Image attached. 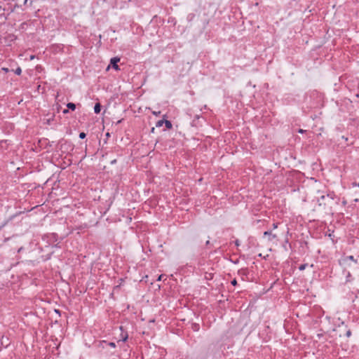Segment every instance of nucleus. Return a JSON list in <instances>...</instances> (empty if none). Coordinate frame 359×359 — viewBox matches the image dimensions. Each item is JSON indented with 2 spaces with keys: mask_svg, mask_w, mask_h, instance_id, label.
I'll list each match as a JSON object with an SVG mask.
<instances>
[{
  "mask_svg": "<svg viewBox=\"0 0 359 359\" xmlns=\"http://www.w3.org/2000/svg\"><path fill=\"white\" fill-rule=\"evenodd\" d=\"M34 58V55H32V56L30 57V59H31V60H33Z\"/></svg>",
  "mask_w": 359,
  "mask_h": 359,
  "instance_id": "obj_22",
  "label": "nucleus"
},
{
  "mask_svg": "<svg viewBox=\"0 0 359 359\" xmlns=\"http://www.w3.org/2000/svg\"><path fill=\"white\" fill-rule=\"evenodd\" d=\"M264 236H269V240L272 241V239L276 238V236L275 234H272L271 231H265L264 233Z\"/></svg>",
  "mask_w": 359,
  "mask_h": 359,
  "instance_id": "obj_2",
  "label": "nucleus"
},
{
  "mask_svg": "<svg viewBox=\"0 0 359 359\" xmlns=\"http://www.w3.org/2000/svg\"><path fill=\"white\" fill-rule=\"evenodd\" d=\"M164 124V120H159L156 123V127L160 128Z\"/></svg>",
  "mask_w": 359,
  "mask_h": 359,
  "instance_id": "obj_7",
  "label": "nucleus"
},
{
  "mask_svg": "<svg viewBox=\"0 0 359 359\" xmlns=\"http://www.w3.org/2000/svg\"><path fill=\"white\" fill-rule=\"evenodd\" d=\"M128 339V335H126L123 339V341H126Z\"/></svg>",
  "mask_w": 359,
  "mask_h": 359,
  "instance_id": "obj_16",
  "label": "nucleus"
},
{
  "mask_svg": "<svg viewBox=\"0 0 359 359\" xmlns=\"http://www.w3.org/2000/svg\"><path fill=\"white\" fill-rule=\"evenodd\" d=\"M348 260H350V261H353L355 263H357V260L354 259V257L352 256V255H349V256H347L344 259V262H346Z\"/></svg>",
  "mask_w": 359,
  "mask_h": 359,
  "instance_id": "obj_4",
  "label": "nucleus"
},
{
  "mask_svg": "<svg viewBox=\"0 0 359 359\" xmlns=\"http://www.w3.org/2000/svg\"><path fill=\"white\" fill-rule=\"evenodd\" d=\"M109 345L111 347H115V346H116V345H115V344H114V342H110V343L109 344Z\"/></svg>",
  "mask_w": 359,
  "mask_h": 359,
  "instance_id": "obj_13",
  "label": "nucleus"
},
{
  "mask_svg": "<svg viewBox=\"0 0 359 359\" xmlns=\"http://www.w3.org/2000/svg\"><path fill=\"white\" fill-rule=\"evenodd\" d=\"M306 264H302V265H300V266H299V270H300V271H303V270H304V269H305V268H306Z\"/></svg>",
  "mask_w": 359,
  "mask_h": 359,
  "instance_id": "obj_11",
  "label": "nucleus"
},
{
  "mask_svg": "<svg viewBox=\"0 0 359 359\" xmlns=\"http://www.w3.org/2000/svg\"><path fill=\"white\" fill-rule=\"evenodd\" d=\"M21 72H22V69L20 67H18L15 70V73L17 74V75H20L21 74Z\"/></svg>",
  "mask_w": 359,
  "mask_h": 359,
  "instance_id": "obj_8",
  "label": "nucleus"
},
{
  "mask_svg": "<svg viewBox=\"0 0 359 359\" xmlns=\"http://www.w3.org/2000/svg\"><path fill=\"white\" fill-rule=\"evenodd\" d=\"M325 198V196H322L318 200V202L319 203V205H321L322 203H321V200H324Z\"/></svg>",
  "mask_w": 359,
  "mask_h": 359,
  "instance_id": "obj_10",
  "label": "nucleus"
},
{
  "mask_svg": "<svg viewBox=\"0 0 359 359\" xmlns=\"http://www.w3.org/2000/svg\"><path fill=\"white\" fill-rule=\"evenodd\" d=\"M101 110V105L100 103H96L94 107V111L95 114H99Z\"/></svg>",
  "mask_w": 359,
  "mask_h": 359,
  "instance_id": "obj_3",
  "label": "nucleus"
},
{
  "mask_svg": "<svg viewBox=\"0 0 359 359\" xmlns=\"http://www.w3.org/2000/svg\"><path fill=\"white\" fill-rule=\"evenodd\" d=\"M278 227V224L277 223H273V229H276Z\"/></svg>",
  "mask_w": 359,
  "mask_h": 359,
  "instance_id": "obj_14",
  "label": "nucleus"
},
{
  "mask_svg": "<svg viewBox=\"0 0 359 359\" xmlns=\"http://www.w3.org/2000/svg\"><path fill=\"white\" fill-rule=\"evenodd\" d=\"M164 124L165 125L166 128H168V129L172 128V125L170 121L164 120Z\"/></svg>",
  "mask_w": 359,
  "mask_h": 359,
  "instance_id": "obj_6",
  "label": "nucleus"
},
{
  "mask_svg": "<svg viewBox=\"0 0 359 359\" xmlns=\"http://www.w3.org/2000/svg\"><path fill=\"white\" fill-rule=\"evenodd\" d=\"M67 112H68V109H65V110L63 111V113H64V114H67Z\"/></svg>",
  "mask_w": 359,
  "mask_h": 359,
  "instance_id": "obj_17",
  "label": "nucleus"
},
{
  "mask_svg": "<svg viewBox=\"0 0 359 359\" xmlns=\"http://www.w3.org/2000/svg\"><path fill=\"white\" fill-rule=\"evenodd\" d=\"M67 107L69 109H71V110H72V111L75 110V109H76V104H75L74 103H72V102H69V103H68V104H67Z\"/></svg>",
  "mask_w": 359,
  "mask_h": 359,
  "instance_id": "obj_5",
  "label": "nucleus"
},
{
  "mask_svg": "<svg viewBox=\"0 0 359 359\" xmlns=\"http://www.w3.org/2000/svg\"><path fill=\"white\" fill-rule=\"evenodd\" d=\"M29 0H25L24 4H27Z\"/></svg>",
  "mask_w": 359,
  "mask_h": 359,
  "instance_id": "obj_21",
  "label": "nucleus"
},
{
  "mask_svg": "<svg viewBox=\"0 0 359 359\" xmlns=\"http://www.w3.org/2000/svg\"><path fill=\"white\" fill-rule=\"evenodd\" d=\"M299 133H304V130H303L302 129H299Z\"/></svg>",
  "mask_w": 359,
  "mask_h": 359,
  "instance_id": "obj_19",
  "label": "nucleus"
},
{
  "mask_svg": "<svg viewBox=\"0 0 359 359\" xmlns=\"http://www.w3.org/2000/svg\"><path fill=\"white\" fill-rule=\"evenodd\" d=\"M86 133H83V132H82V133H81L79 134V137H80L81 139H84V138L86 137Z\"/></svg>",
  "mask_w": 359,
  "mask_h": 359,
  "instance_id": "obj_9",
  "label": "nucleus"
},
{
  "mask_svg": "<svg viewBox=\"0 0 359 359\" xmlns=\"http://www.w3.org/2000/svg\"><path fill=\"white\" fill-rule=\"evenodd\" d=\"M327 196L330 197L332 199H333V197L331 194H327Z\"/></svg>",
  "mask_w": 359,
  "mask_h": 359,
  "instance_id": "obj_18",
  "label": "nucleus"
},
{
  "mask_svg": "<svg viewBox=\"0 0 359 359\" xmlns=\"http://www.w3.org/2000/svg\"><path fill=\"white\" fill-rule=\"evenodd\" d=\"M120 61V58L117 57H112L111 59V64L112 65V67L116 69V70H118L119 69V67L117 65V63Z\"/></svg>",
  "mask_w": 359,
  "mask_h": 359,
  "instance_id": "obj_1",
  "label": "nucleus"
},
{
  "mask_svg": "<svg viewBox=\"0 0 359 359\" xmlns=\"http://www.w3.org/2000/svg\"><path fill=\"white\" fill-rule=\"evenodd\" d=\"M231 283L233 285H236L237 284V281L236 279H233Z\"/></svg>",
  "mask_w": 359,
  "mask_h": 359,
  "instance_id": "obj_12",
  "label": "nucleus"
},
{
  "mask_svg": "<svg viewBox=\"0 0 359 359\" xmlns=\"http://www.w3.org/2000/svg\"><path fill=\"white\" fill-rule=\"evenodd\" d=\"M351 331H348V332H346V335H347L348 337L351 336Z\"/></svg>",
  "mask_w": 359,
  "mask_h": 359,
  "instance_id": "obj_15",
  "label": "nucleus"
},
{
  "mask_svg": "<svg viewBox=\"0 0 359 359\" xmlns=\"http://www.w3.org/2000/svg\"><path fill=\"white\" fill-rule=\"evenodd\" d=\"M161 277H162V275H161L158 278V280H161Z\"/></svg>",
  "mask_w": 359,
  "mask_h": 359,
  "instance_id": "obj_20",
  "label": "nucleus"
}]
</instances>
